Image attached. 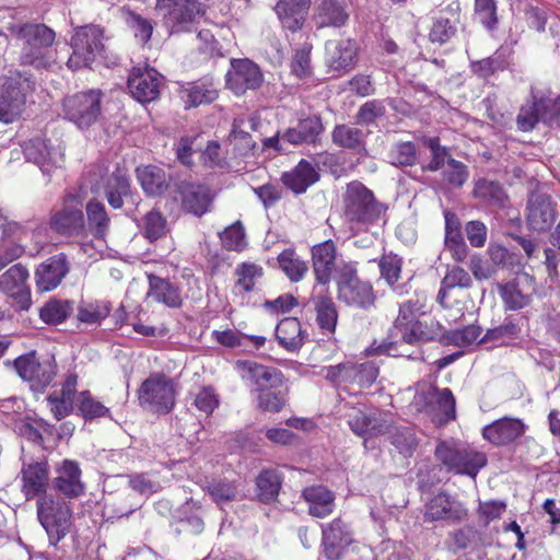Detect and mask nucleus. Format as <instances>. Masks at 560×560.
Returning <instances> with one entry per match:
<instances>
[{
  "mask_svg": "<svg viewBox=\"0 0 560 560\" xmlns=\"http://www.w3.org/2000/svg\"><path fill=\"white\" fill-rule=\"evenodd\" d=\"M72 306L68 301L51 300L39 311L40 318L47 324L62 323L71 313Z\"/></svg>",
  "mask_w": 560,
  "mask_h": 560,
  "instance_id": "nucleus-53",
  "label": "nucleus"
},
{
  "mask_svg": "<svg viewBox=\"0 0 560 560\" xmlns=\"http://www.w3.org/2000/svg\"><path fill=\"white\" fill-rule=\"evenodd\" d=\"M182 205L185 211L201 217L210 211L214 195L201 184L183 183L179 187Z\"/></svg>",
  "mask_w": 560,
  "mask_h": 560,
  "instance_id": "nucleus-24",
  "label": "nucleus"
},
{
  "mask_svg": "<svg viewBox=\"0 0 560 560\" xmlns=\"http://www.w3.org/2000/svg\"><path fill=\"white\" fill-rule=\"evenodd\" d=\"M401 258L394 254H385L380 259L381 276L389 285H394L400 278Z\"/></svg>",
  "mask_w": 560,
  "mask_h": 560,
  "instance_id": "nucleus-59",
  "label": "nucleus"
},
{
  "mask_svg": "<svg viewBox=\"0 0 560 560\" xmlns=\"http://www.w3.org/2000/svg\"><path fill=\"white\" fill-rule=\"evenodd\" d=\"M474 195L485 201L501 205L504 200L502 187L493 180L480 179L476 183Z\"/></svg>",
  "mask_w": 560,
  "mask_h": 560,
  "instance_id": "nucleus-58",
  "label": "nucleus"
},
{
  "mask_svg": "<svg viewBox=\"0 0 560 560\" xmlns=\"http://www.w3.org/2000/svg\"><path fill=\"white\" fill-rule=\"evenodd\" d=\"M475 12L485 27L489 31L495 28L498 16L494 0H475Z\"/></svg>",
  "mask_w": 560,
  "mask_h": 560,
  "instance_id": "nucleus-63",
  "label": "nucleus"
},
{
  "mask_svg": "<svg viewBox=\"0 0 560 560\" xmlns=\"http://www.w3.org/2000/svg\"><path fill=\"white\" fill-rule=\"evenodd\" d=\"M85 209L90 230L96 237H104L110 222L104 205L96 200H90Z\"/></svg>",
  "mask_w": 560,
  "mask_h": 560,
  "instance_id": "nucleus-47",
  "label": "nucleus"
},
{
  "mask_svg": "<svg viewBox=\"0 0 560 560\" xmlns=\"http://www.w3.org/2000/svg\"><path fill=\"white\" fill-rule=\"evenodd\" d=\"M37 516L54 546L67 536L72 525L70 505L52 494L45 493L38 498Z\"/></svg>",
  "mask_w": 560,
  "mask_h": 560,
  "instance_id": "nucleus-4",
  "label": "nucleus"
},
{
  "mask_svg": "<svg viewBox=\"0 0 560 560\" xmlns=\"http://www.w3.org/2000/svg\"><path fill=\"white\" fill-rule=\"evenodd\" d=\"M338 299L347 305L366 308L373 305L375 296L372 285L358 278L353 262H342L337 277Z\"/></svg>",
  "mask_w": 560,
  "mask_h": 560,
  "instance_id": "nucleus-10",
  "label": "nucleus"
},
{
  "mask_svg": "<svg viewBox=\"0 0 560 560\" xmlns=\"http://www.w3.org/2000/svg\"><path fill=\"white\" fill-rule=\"evenodd\" d=\"M175 385L163 373L151 374L139 388L140 405L158 413L170 412L175 405Z\"/></svg>",
  "mask_w": 560,
  "mask_h": 560,
  "instance_id": "nucleus-9",
  "label": "nucleus"
},
{
  "mask_svg": "<svg viewBox=\"0 0 560 560\" xmlns=\"http://www.w3.org/2000/svg\"><path fill=\"white\" fill-rule=\"evenodd\" d=\"M300 320L295 317H287L280 320L276 327V337L281 347L288 351L300 349L306 338Z\"/></svg>",
  "mask_w": 560,
  "mask_h": 560,
  "instance_id": "nucleus-38",
  "label": "nucleus"
},
{
  "mask_svg": "<svg viewBox=\"0 0 560 560\" xmlns=\"http://www.w3.org/2000/svg\"><path fill=\"white\" fill-rule=\"evenodd\" d=\"M27 278L28 271L21 264L13 265L0 276V290L9 296L15 298L21 308H27L30 305Z\"/></svg>",
  "mask_w": 560,
  "mask_h": 560,
  "instance_id": "nucleus-23",
  "label": "nucleus"
},
{
  "mask_svg": "<svg viewBox=\"0 0 560 560\" xmlns=\"http://www.w3.org/2000/svg\"><path fill=\"white\" fill-rule=\"evenodd\" d=\"M435 456L448 470L472 478L487 465V456L483 452L469 446L451 445L445 442L436 446Z\"/></svg>",
  "mask_w": 560,
  "mask_h": 560,
  "instance_id": "nucleus-7",
  "label": "nucleus"
},
{
  "mask_svg": "<svg viewBox=\"0 0 560 560\" xmlns=\"http://www.w3.org/2000/svg\"><path fill=\"white\" fill-rule=\"evenodd\" d=\"M287 387L278 389L259 390L257 397L258 408L268 412H279L287 402Z\"/></svg>",
  "mask_w": 560,
  "mask_h": 560,
  "instance_id": "nucleus-50",
  "label": "nucleus"
},
{
  "mask_svg": "<svg viewBox=\"0 0 560 560\" xmlns=\"http://www.w3.org/2000/svg\"><path fill=\"white\" fill-rule=\"evenodd\" d=\"M138 179L143 190L151 196L162 195L167 189L165 172L153 165H145L137 168Z\"/></svg>",
  "mask_w": 560,
  "mask_h": 560,
  "instance_id": "nucleus-40",
  "label": "nucleus"
},
{
  "mask_svg": "<svg viewBox=\"0 0 560 560\" xmlns=\"http://www.w3.org/2000/svg\"><path fill=\"white\" fill-rule=\"evenodd\" d=\"M236 370L244 381L250 382L256 389H278L284 385L282 372L272 366H266L254 361H237Z\"/></svg>",
  "mask_w": 560,
  "mask_h": 560,
  "instance_id": "nucleus-20",
  "label": "nucleus"
},
{
  "mask_svg": "<svg viewBox=\"0 0 560 560\" xmlns=\"http://www.w3.org/2000/svg\"><path fill=\"white\" fill-rule=\"evenodd\" d=\"M339 412H341V416L347 419L353 433L359 436H368L370 432L371 416L365 415L361 408L351 406L349 402L343 404L340 407Z\"/></svg>",
  "mask_w": 560,
  "mask_h": 560,
  "instance_id": "nucleus-48",
  "label": "nucleus"
},
{
  "mask_svg": "<svg viewBox=\"0 0 560 560\" xmlns=\"http://www.w3.org/2000/svg\"><path fill=\"white\" fill-rule=\"evenodd\" d=\"M539 122L560 127V95L550 98L532 92L530 98L520 108L516 124L521 131H530Z\"/></svg>",
  "mask_w": 560,
  "mask_h": 560,
  "instance_id": "nucleus-6",
  "label": "nucleus"
},
{
  "mask_svg": "<svg viewBox=\"0 0 560 560\" xmlns=\"http://www.w3.org/2000/svg\"><path fill=\"white\" fill-rule=\"evenodd\" d=\"M390 443L405 457L411 456L417 446V440L412 429L407 427H397L390 433Z\"/></svg>",
  "mask_w": 560,
  "mask_h": 560,
  "instance_id": "nucleus-54",
  "label": "nucleus"
},
{
  "mask_svg": "<svg viewBox=\"0 0 560 560\" xmlns=\"http://www.w3.org/2000/svg\"><path fill=\"white\" fill-rule=\"evenodd\" d=\"M311 4V0H280L276 5L282 26L291 32L300 30Z\"/></svg>",
  "mask_w": 560,
  "mask_h": 560,
  "instance_id": "nucleus-32",
  "label": "nucleus"
},
{
  "mask_svg": "<svg viewBox=\"0 0 560 560\" xmlns=\"http://www.w3.org/2000/svg\"><path fill=\"white\" fill-rule=\"evenodd\" d=\"M312 301L318 326L323 331L332 334L337 325L338 312L331 296L328 294V288L314 287Z\"/></svg>",
  "mask_w": 560,
  "mask_h": 560,
  "instance_id": "nucleus-30",
  "label": "nucleus"
},
{
  "mask_svg": "<svg viewBox=\"0 0 560 560\" xmlns=\"http://www.w3.org/2000/svg\"><path fill=\"white\" fill-rule=\"evenodd\" d=\"M69 272L67 256L57 254L42 262L35 272L37 289L42 292L51 291L57 288Z\"/></svg>",
  "mask_w": 560,
  "mask_h": 560,
  "instance_id": "nucleus-22",
  "label": "nucleus"
},
{
  "mask_svg": "<svg viewBox=\"0 0 560 560\" xmlns=\"http://www.w3.org/2000/svg\"><path fill=\"white\" fill-rule=\"evenodd\" d=\"M421 308L418 301L411 300L400 305L394 327L404 343L417 345L433 339V334L427 330V324L418 320Z\"/></svg>",
  "mask_w": 560,
  "mask_h": 560,
  "instance_id": "nucleus-13",
  "label": "nucleus"
},
{
  "mask_svg": "<svg viewBox=\"0 0 560 560\" xmlns=\"http://www.w3.org/2000/svg\"><path fill=\"white\" fill-rule=\"evenodd\" d=\"M349 14L345 4L339 0H320L313 16L318 28L341 27L348 21Z\"/></svg>",
  "mask_w": 560,
  "mask_h": 560,
  "instance_id": "nucleus-36",
  "label": "nucleus"
},
{
  "mask_svg": "<svg viewBox=\"0 0 560 560\" xmlns=\"http://www.w3.org/2000/svg\"><path fill=\"white\" fill-rule=\"evenodd\" d=\"M130 188L128 177L120 171L106 177L104 183L105 196L114 209L122 207V198L128 195Z\"/></svg>",
  "mask_w": 560,
  "mask_h": 560,
  "instance_id": "nucleus-41",
  "label": "nucleus"
},
{
  "mask_svg": "<svg viewBox=\"0 0 560 560\" xmlns=\"http://www.w3.org/2000/svg\"><path fill=\"white\" fill-rule=\"evenodd\" d=\"M52 231L62 236H79L85 232V221L74 197H68L61 209L52 212L49 221Z\"/></svg>",
  "mask_w": 560,
  "mask_h": 560,
  "instance_id": "nucleus-19",
  "label": "nucleus"
},
{
  "mask_svg": "<svg viewBox=\"0 0 560 560\" xmlns=\"http://www.w3.org/2000/svg\"><path fill=\"white\" fill-rule=\"evenodd\" d=\"M141 506V501L132 492H121L109 498L105 504V514L108 518L128 516Z\"/></svg>",
  "mask_w": 560,
  "mask_h": 560,
  "instance_id": "nucleus-43",
  "label": "nucleus"
},
{
  "mask_svg": "<svg viewBox=\"0 0 560 560\" xmlns=\"http://www.w3.org/2000/svg\"><path fill=\"white\" fill-rule=\"evenodd\" d=\"M77 383V375L70 373L67 375L61 388L54 390L47 396V407L57 420H61L72 412Z\"/></svg>",
  "mask_w": 560,
  "mask_h": 560,
  "instance_id": "nucleus-27",
  "label": "nucleus"
},
{
  "mask_svg": "<svg viewBox=\"0 0 560 560\" xmlns=\"http://www.w3.org/2000/svg\"><path fill=\"white\" fill-rule=\"evenodd\" d=\"M303 498L308 504V513L314 517L324 518L334 512L335 495L324 486L305 488Z\"/></svg>",
  "mask_w": 560,
  "mask_h": 560,
  "instance_id": "nucleus-37",
  "label": "nucleus"
},
{
  "mask_svg": "<svg viewBox=\"0 0 560 560\" xmlns=\"http://www.w3.org/2000/svg\"><path fill=\"white\" fill-rule=\"evenodd\" d=\"M504 66V59L499 52H495L490 57L470 62L471 72L481 79H488L497 71L503 70Z\"/></svg>",
  "mask_w": 560,
  "mask_h": 560,
  "instance_id": "nucleus-55",
  "label": "nucleus"
},
{
  "mask_svg": "<svg viewBox=\"0 0 560 560\" xmlns=\"http://www.w3.org/2000/svg\"><path fill=\"white\" fill-rule=\"evenodd\" d=\"M459 4L454 1L447 7V13L442 14L434 19L430 30L429 38L432 43L443 45L450 42L457 32V24L459 22Z\"/></svg>",
  "mask_w": 560,
  "mask_h": 560,
  "instance_id": "nucleus-33",
  "label": "nucleus"
},
{
  "mask_svg": "<svg viewBox=\"0 0 560 560\" xmlns=\"http://www.w3.org/2000/svg\"><path fill=\"white\" fill-rule=\"evenodd\" d=\"M188 106L211 103L218 97L217 90L206 84L194 83L186 89Z\"/></svg>",
  "mask_w": 560,
  "mask_h": 560,
  "instance_id": "nucleus-60",
  "label": "nucleus"
},
{
  "mask_svg": "<svg viewBox=\"0 0 560 560\" xmlns=\"http://www.w3.org/2000/svg\"><path fill=\"white\" fill-rule=\"evenodd\" d=\"M365 133L351 125H337L332 131V141L342 148L364 150Z\"/></svg>",
  "mask_w": 560,
  "mask_h": 560,
  "instance_id": "nucleus-44",
  "label": "nucleus"
},
{
  "mask_svg": "<svg viewBox=\"0 0 560 560\" xmlns=\"http://www.w3.org/2000/svg\"><path fill=\"white\" fill-rule=\"evenodd\" d=\"M343 217L352 224L368 226L375 223L385 212L372 190L354 180L347 185L342 196Z\"/></svg>",
  "mask_w": 560,
  "mask_h": 560,
  "instance_id": "nucleus-2",
  "label": "nucleus"
},
{
  "mask_svg": "<svg viewBox=\"0 0 560 560\" xmlns=\"http://www.w3.org/2000/svg\"><path fill=\"white\" fill-rule=\"evenodd\" d=\"M24 154L30 162L37 164L44 173H49L52 167L61 166L63 154L59 150L51 148L47 140L36 138L30 140Z\"/></svg>",
  "mask_w": 560,
  "mask_h": 560,
  "instance_id": "nucleus-25",
  "label": "nucleus"
},
{
  "mask_svg": "<svg viewBox=\"0 0 560 560\" xmlns=\"http://www.w3.org/2000/svg\"><path fill=\"white\" fill-rule=\"evenodd\" d=\"M472 284V280L469 273L462 267L455 266L446 272L445 277L442 280L441 289L438 294L439 303L448 307L450 303L447 302L448 293L456 287L459 288H469Z\"/></svg>",
  "mask_w": 560,
  "mask_h": 560,
  "instance_id": "nucleus-42",
  "label": "nucleus"
},
{
  "mask_svg": "<svg viewBox=\"0 0 560 560\" xmlns=\"http://www.w3.org/2000/svg\"><path fill=\"white\" fill-rule=\"evenodd\" d=\"M10 33L23 42L21 61L35 68H46L50 63L47 56L55 42V32L44 24H11Z\"/></svg>",
  "mask_w": 560,
  "mask_h": 560,
  "instance_id": "nucleus-1",
  "label": "nucleus"
},
{
  "mask_svg": "<svg viewBox=\"0 0 560 560\" xmlns=\"http://www.w3.org/2000/svg\"><path fill=\"white\" fill-rule=\"evenodd\" d=\"M312 267L318 288H327L334 271L339 273V267L345 260L338 259V252L332 241L316 244L311 249Z\"/></svg>",
  "mask_w": 560,
  "mask_h": 560,
  "instance_id": "nucleus-17",
  "label": "nucleus"
},
{
  "mask_svg": "<svg viewBox=\"0 0 560 560\" xmlns=\"http://www.w3.org/2000/svg\"><path fill=\"white\" fill-rule=\"evenodd\" d=\"M264 275L262 267L254 262H242L235 269L236 287L244 292H250L258 279Z\"/></svg>",
  "mask_w": 560,
  "mask_h": 560,
  "instance_id": "nucleus-52",
  "label": "nucleus"
},
{
  "mask_svg": "<svg viewBox=\"0 0 560 560\" xmlns=\"http://www.w3.org/2000/svg\"><path fill=\"white\" fill-rule=\"evenodd\" d=\"M78 408L82 417L86 420L104 417L109 411L108 408L95 400L86 390L79 394Z\"/></svg>",
  "mask_w": 560,
  "mask_h": 560,
  "instance_id": "nucleus-57",
  "label": "nucleus"
},
{
  "mask_svg": "<svg viewBox=\"0 0 560 560\" xmlns=\"http://www.w3.org/2000/svg\"><path fill=\"white\" fill-rule=\"evenodd\" d=\"M323 546L327 558H338V549L352 541L351 532L341 518H335L327 526H322Z\"/></svg>",
  "mask_w": 560,
  "mask_h": 560,
  "instance_id": "nucleus-35",
  "label": "nucleus"
},
{
  "mask_svg": "<svg viewBox=\"0 0 560 560\" xmlns=\"http://www.w3.org/2000/svg\"><path fill=\"white\" fill-rule=\"evenodd\" d=\"M522 280L529 281L528 277L524 276L500 287L501 298L510 310L523 308L529 302V294L521 288Z\"/></svg>",
  "mask_w": 560,
  "mask_h": 560,
  "instance_id": "nucleus-45",
  "label": "nucleus"
},
{
  "mask_svg": "<svg viewBox=\"0 0 560 560\" xmlns=\"http://www.w3.org/2000/svg\"><path fill=\"white\" fill-rule=\"evenodd\" d=\"M443 177L450 186L462 187L468 178L467 167L459 161L448 159L443 170Z\"/></svg>",
  "mask_w": 560,
  "mask_h": 560,
  "instance_id": "nucleus-62",
  "label": "nucleus"
},
{
  "mask_svg": "<svg viewBox=\"0 0 560 560\" xmlns=\"http://www.w3.org/2000/svg\"><path fill=\"white\" fill-rule=\"evenodd\" d=\"M357 50V45L351 39L327 43L328 67L337 72L349 71L355 63Z\"/></svg>",
  "mask_w": 560,
  "mask_h": 560,
  "instance_id": "nucleus-31",
  "label": "nucleus"
},
{
  "mask_svg": "<svg viewBox=\"0 0 560 560\" xmlns=\"http://www.w3.org/2000/svg\"><path fill=\"white\" fill-rule=\"evenodd\" d=\"M144 236L151 241L164 236L167 232L166 220L158 211H150L144 217L143 222Z\"/></svg>",
  "mask_w": 560,
  "mask_h": 560,
  "instance_id": "nucleus-61",
  "label": "nucleus"
},
{
  "mask_svg": "<svg viewBox=\"0 0 560 560\" xmlns=\"http://www.w3.org/2000/svg\"><path fill=\"white\" fill-rule=\"evenodd\" d=\"M208 493L212 500L222 508L224 504L238 498L237 485L226 479L215 480L208 485Z\"/></svg>",
  "mask_w": 560,
  "mask_h": 560,
  "instance_id": "nucleus-49",
  "label": "nucleus"
},
{
  "mask_svg": "<svg viewBox=\"0 0 560 560\" xmlns=\"http://www.w3.org/2000/svg\"><path fill=\"white\" fill-rule=\"evenodd\" d=\"M103 30L96 25L77 27L71 37L72 54L67 66L72 70L91 67L104 51Z\"/></svg>",
  "mask_w": 560,
  "mask_h": 560,
  "instance_id": "nucleus-5",
  "label": "nucleus"
},
{
  "mask_svg": "<svg viewBox=\"0 0 560 560\" xmlns=\"http://www.w3.org/2000/svg\"><path fill=\"white\" fill-rule=\"evenodd\" d=\"M323 372H325V378L336 386L357 385L362 388L374 383L378 374V369L373 362H343L327 366Z\"/></svg>",
  "mask_w": 560,
  "mask_h": 560,
  "instance_id": "nucleus-12",
  "label": "nucleus"
},
{
  "mask_svg": "<svg viewBox=\"0 0 560 560\" xmlns=\"http://www.w3.org/2000/svg\"><path fill=\"white\" fill-rule=\"evenodd\" d=\"M467 515L464 504L445 492L435 494L425 503L424 520L427 522L457 523L464 521Z\"/></svg>",
  "mask_w": 560,
  "mask_h": 560,
  "instance_id": "nucleus-21",
  "label": "nucleus"
},
{
  "mask_svg": "<svg viewBox=\"0 0 560 560\" xmlns=\"http://www.w3.org/2000/svg\"><path fill=\"white\" fill-rule=\"evenodd\" d=\"M58 476L54 480L55 489L68 498H77L84 492V485L81 481L79 464L73 460H63L57 470Z\"/></svg>",
  "mask_w": 560,
  "mask_h": 560,
  "instance_id": "nucleus-29",
  "label": "nucleus"
},
{
  "mask_svg": "<svg viewBox=\"0 0 560 560\" xmlns=\"http://www.w3.org/2000/svg\"><path fill=\"white\" fill-rule=\"evenodd\" d=\"M18 374L31 383L35 390L47 387L56 375V365L51 360L39 361L34 353L22 355L14 362Z\"/></svg>",
  "mask_w": 560,
  "mask_h": 560,
  "instance_id": "nucleus-16",
  "label": "nucleus"
},
{
  "mask_svg": "<svg viewBox=\"0 0 560 560\" xmlns=\"http://www.w3.org/2000/svg\"><path fill=\"white\" fill-rule=\"evenodd\" d=\"M22 491L26 500L46 493L48 486V468L45 463L24 464L21 470Z\"/></svg>",
  "mask_w": 560,
  "mask_h": 560,
  "instance_id": "nucleus-28",
  "label": "nucleus"
},
{
  "mask_svg": "<svg viewBox=\"0 0 560 560\" xmlns=\"http://www.w3.org/2000/svg\"><path fill=\"white\" fill-rule=\"evenodd\" d=\"M279 475L273 470H265L257 477L258 495L262 502L273 501L280 490Z\"/></svg>",
  "mask_w": 560,
  "mask_h": 560,
  "instance_id": "nucleus-51",
  "label": "nucleus"
},
{
  "mask_svg": "<svg viewBox=\"0 0 560 560\" xmlns=\"http://www.w3.org/2000/svg\"><path fill=\"white\" fill-rule=\"evenodd\" d=\"M388 159L397 166L413 165L417 161L416 147L410 141L396 143L390 148Z\"/></svg>",
  "mask_w": 560,
  "mask_h": 560,
  "instance_id": "nucleus-56",
  "label": "nucleus"
},
{
  "mask_svg": "<svg viewBox=\"0 0 560 560\" xmlns=\"http://www.w3.org/2000/svg\"><path fill=\"white\" fill-rule=\"evenodd\" d=\"M225 79L228 89L236 95H242L249 90L259 89L264 82V74L258 65L247 58L231 59V68Z\"/></svg>",
  "mask_w": 560,
  "mask_h": 560,
  "instance_id": "nucleus-15",
  "label": "nucleus"
},
{
  "mask_svg": "<svg viewBox=\"0 0 560 560\" xmlns=\"http://www.w3.org/2000/svg\"><path fill=\"white\" fill-rule=\"evenodd\" d=\"M318 179L319 174L315 166L306 160H301L293 170L283 173L281 176L283 185L295 194L305 192Z\"/></svg>",
  "mask_w": 560,
  "mask_h": 560,
  "instance_id": "nucleus-34",
  "label": "nucleus"
},
{
  "mask_svg": "<svg viewBox=\"0 0 560 560\" xmlns=\"http://www.w3.org/2000/svg\"><path fill=\"white\" fill-rule=\"evenodd\" d=\"M155 9L171 34L191 32L206 14L200 0H156Z\"/></svg>",
  "mask_w": 560,
  "mask_h": 560,
  "instance_id": "nucleus-3",
  "label": "nucleus"
},
{
  "mask_svg": "<svg viewBox=\"0 0 560 560\" xmlns=\"http://www.w3.org/2000/svg\"><path fill=\"white\" fill-rule=\"evenodd\" d=\"M163 77L149 66L136 67L128 78V90L140 103L155 101L160 95Z\"/></svg>",
  "mask_w": 560,
  "mask_h": 560,
  "instance_id": "nucleus-18",
  "label": "nucleus"
},
{
  "mask_svg": "<svg viewBox=\"0 0 560 560\" xmlns=\"http://www.w3.org/2000/svg\"><path fill=\"white\" fill-rule=\"evenodd\" d=\"M30 89V81L21 74L0 80V121L9 124L21 116Z\"/></svg>",
  "mask_w": 560,
  "mask_h": 560,
  "instance_id": "nucleus-11",
  "label": "nucleus"
},
{
  "mask_svg": "<svg viewBox=\"0 0 560 560\" xmlns=\"http://www.w3.org/2000/svg\"><path fill=\"white\" fill-rule=\"evenodd\" d=\"M278 264L281 270L293 282L302 280L308 271L306 261L301 259L293 249H285L279 254Z\"/></svg>",
  "mask_w": 560,
  "mask_h": 560,
  "instance_id": "nucleus-46",
  "label": "nucleus"
},
{
  "mask_svg": "<svg viewBox=\"0 0 560 560\" xmlns=\"http://www.w3.org/2000/svg\"><path fill=\"white\" fill-rule=\"evenodd\" d=\"M147 295L149 299H153L168 307H179L182 304L178 288L158 276H149V291Z\"/></svg>",
  "mask_w": 560,
  "mask_h": 560,
  "instance_id": "nucleus-39",
  "label": "nucleus"
},
{
  "mask_svg": "<svg viewBox=\"0 0 560 560\" xmlns=\"http://www.w3.org/2000/svg\"><path fill=\"white\" fill-rule=\"evenodd\" d=\"M223 246L229 250H242L245 247V232L240 222L226 228L221 234Z\"/></svg>",
  "mask_w": 560,
  "mask_h": 560,
  "instance_id": "nucleus-64",
  "label": "nucleus"
},
{
  "mask_svg": "<svg viewBox=\"0 0 560 560\" xmlns=\"http://www.w3.org/2000/svg\"><path fill=\"white\" fill-rule=\"evenodd\" d=\"M102 92L89 90L63 98L62 110L66 119L80 129H88L101 115Z\"/></svg>",
  "mask_w": 560,
  "mask_h": 560,
  "instance_id": "nucleus-8",
  "label": "nucleus"
},
{
  "mask_svg": "<svg viewBox=\"0 0 560 560\" xmlns=\"http://www.w3.org/2000/svg\"><path fill=\"white\" fill-rule=\"evenodd\" d=\"M558 218L557 202L547 192L533 191L527 199L525 219L529 230L542 233L549 231Z\"/></svg>",
  "mask_w": 560,
  "mask_h": 560,
  "instance_id": "nucleus-14",
  "label": "nucleus"
},
{
  "mask_svg": "<svg viewBox=\"0 0 560 560\" xmlns=\"http://www.w3.org/2000/svg\"><path fill=\"white\" fill-rule=\"evenodd\" d=\"M525 433V424L516 418H502L482 430V436L493 445H506Z\"/></svg>",
  "mask_w": 560,
  "mask_h": 560,
  "instance_id": "nucleus-26",
  "label": "nucleus"
}]
</instances>
